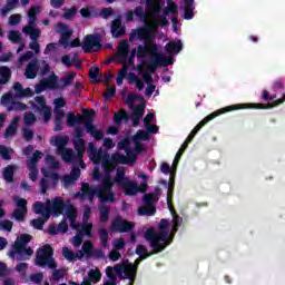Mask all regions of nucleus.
<instances>
[{"label": "nucleus", "instance_id": "obj_1", "mask_svg": "<svg viewBox=\"0 0 285 285\" xmlns=\"http://www.w3.org/2000/svg\"><path fill=\"white\" fill-rule=\"evenodd\" d=\"M95 196L101 204H115L117 198H115V191L112 190V180L110 178H104L102 184L95 188H91L88 183H82L81 191L76 193V197H80V199L88 197L89 202H92Z\"/></svg>", "mask_w": 285, "mask_h": 285}, {"label": "nucleus", "instance_id": "obj_2", "mask_svg": "<svg viewBox=\"0 0 285 285\" xmlns=\"http://www.w3.org/2000/svg\"><path fill=\"white\" fill-rule=\"evenodd\" d=\"M68 209V205L63 202L62 197H56L53 199H48L47 205L42 202H36L33 204V213L36 215H42L43 219L48 222L50 217H60Z\"/></svg>", "mask_w": 285, "mask_h": 285}, {"label": "nucleus", "instance_id": "obj_3", "mask_svg": "<svg viewBox=\"0 0 285 285\" xmlns=\"http://www.w3.org/2000/svg\"><path fill=\"white\" fill-rule=\"evenodd\" d=\"M92 121H95V109L83 110V116L81 118L75 116L73 112L67 115V126L71 127L75 126V124H83L86 132L94 137L96 141H101V139H104V131L97 129Z\"/></svg>", "mask_w": 285, "mask_h": 285}, {"label": "nucleus", "instance_id": "obj_4", "mask_svg": "<svg viewBox=\"0 0 285 285\" xmlns=\"http://www.w3.org/2000/svg\"><path fill=\"white\" fill-rule=\"evenodd\" d=\"M168 220L161 219L159 223V232H155V228H149L145 232V239H154L158 242L160 246L168 248L173 244V237H170V232L168 230Z\"/></svg>", "mask_w": 285, "mask_h": 285}, {"label": "nucleus", "instance_id": "obj_5", "mask_svg": "<svg viewBox=\"0 0 285 285\" xmlns=\"http://www.w3.org/2000/svg\"><path fill=\"white\" fill-rule=\"evenodd\" d=\"M111 184L112 186H115V184H117V186H121V188H124V194L128 197H132L139 193V186L135 180H130L126 177V170L124 169H117Z\"/></svg>", "mask_w": 285, "mask_h": 285}, {"label": "nucleus", "instance_id": "obj_6", "mask_svg": "<svg viewBox=\"0 0 285 285\" xmlns=\"http://www.w3.org/2000/svg\"><path fill=\"white\" fill-rule=\"evenodd\" d=\"M52 255H55V249H52V246L49 244H46L37 252L36 256V264L37 266H48V268H57V262H55V258H52Z\"/></svg>", "mask_w": 285, "mask_h": 285}, {"label": "nucleus", "instance_id": "obj_7", "mask_svg": "<svg viewBox=\"0 0 285 285\" xmlns=\"http://www.w3.org/2000/svg\"><path fill=\"white\" fill-rule=\"evenodd\" d=\"M146 242H149V246L153 248V250L148 252V248H146L142 244L137 245L135 253L136 255L140 256V259H148V257H153V255H157L166 250V246L161 245L159 242L154 239H146Z\"/></svg>", "mask_w": 285, "mask_h": 285}, {"label": "nucleus", "instance_id": "obj_8", "mask_svg": "<svg viewBox=\"0 0 285 285\" xmlns=\"http://www.w3.org/2000/svg\"><path fill=\"white\" fill-rule=\"evenodd\" d=\"M173 57H166L164 55H157L154 58H150V61L147 66L146 73L147 75H155L157 72V68H161V66H173Z\"/></svg>", "mask_w": 285, "mask_h": 285}, {"label": "nucleus", "instance_id": "obj_9", "mask_svg": "<svg viewBox=\"0 0 285 285\" xmlns=\"http://www.w3.org/2000/svg\"><path fill=\"white\" fill-rule=\"evenodd\" d=\"M233 110H237V106H227L225 108H222L217 111L209 114L207 117H205L195 126V128L190 131V134L194 136H197V132H199V130H202V128H204L206 124H208L209 121H213V119H215L216 117H219V115H224L226 112H233Z\"/></svg>", "mask_w": 285, "mask_h": 285}, {"label": "nucleus", "instance_id": "obj_10", "mask_svg": "<svg viewBox=\"0 0 285 285\" xmlns=\"http://www.w3.org/2000/svg\"><path fill=\"white\" fill-rule=\"evenodd\" d=\"M81 48L85 53L99 52L101 50V37L99 35H87L83 40Z\"/></svg>", "mask_w": 285, "mask_h": 285}, {"label": "nucleus", "instance_id": "obj_11", "mask_svg": "<svg viewBox=\"0 0 285 285\" xmlns=\"http://www.w3.org/2000/svg\"><path fill=\"white\" fill-rule=\"evenodd\" d=\"M144 41L145 46H149L154 48H159V46L157 45V42L155 41V35L154 33H140V31H138L137 29H132L131 32L129 33V41L130 43L135 42V41Z\"/></svg>", "mask_w": 285, "mask_h": 285}, {"label": "nucleus", "instance_id": "obj_12", "mask_svg": "<svg viewBox=\"0 0 285 285\" xmlns=\"http://www.w3.org/2000/svg\"><path fill=\"white\" fill-rule=\"evenodd\" d=\"M35 101L37 104H35L33 101H31V106L32 108H35V110H37L38 112H40V115L43 116V120L45 121H50V117H52V108H50L47 104H46V98L43 96H37L35 98Z\"/></svg>", "mask_w": 285, "mask_h": 285}, {"label": "nucleus", "instance_id": "obj_13", "mask_svg": "<svg viewBox=\"0 0 285 285\" xmlns=\"http://www.w3.org/2000/svg\"><path fill=\"white\" fill-rule=\"evenodd\" d=\"M135 228V224L121 217H116L111 223L110 230L112 233H130Z\"/></svg>", "mask_w": 285, "mask_h": 285}, {"label": "nucleus", "instance_id": "obj_14", "mask_svg": "<svg viewBox=\"0 0 285 285\" xmlns=\"http://www.w3.org/2000/svg\"><path fill=\"white\" fill-rule=\"evenodd\" d=\"M150 56V59H155L157 55H164L159 52V48H155L154 45L150 47L148 45H138L137 47V59H146Z\"/></svg>", "mask_w": 285, "mask_h": 285}, {"label": "nucleus", "instance_id": "obj_15", "mask_svg": "<svg viewBox=\"0 0 285 285\" xmlns=\"http://www.w3.org/2000/svg\"><path fill=\"white\" fill-rule=\"evenodd\" d=\"M277 99V95H269V101L268 104H257V102H250V104H240V105H232V106H236L237 110H243V109H254V110H271V108H277V105L274 107H269V108H259V107H254V106H271V104H275V101H279V99Z\"/></svg>", "mask_w": 285, "mask_h": 285}, {"label": "nucleus", "instance_id": "obj_16", "mask_svg": "<svg viewBox=\"0 0 285 285\" xmlns=\"http://www.w3.org/2000/svg\"><path fill=\"white\" fill-rule=\"evenodd\" d=\"M57 28L58 32L60 33V43L65 46V48H68L70 37H72V30H70V26L63 22H58Z\"/></svg>", "mask_w": 285, "mask_h": 285}, {"label": "nucleus", "instance_id": "obj_17", "mask_svg": "<svg viewBox=\"0 0 285 285\" xmlns=\"http://www.w3.org/2000/svg\"><path fill=\"white\" fill-rule=\"evenodd\" d=\"M135 17L142 21V23H148V14L144 11V7L138 6L132 10L126 12V21H135Z\"/></svg>", "mask_w": 285, "mask_h": 285}, {"label": "nucleus", "instance_id": "obj_18", "mask_svg": "<svg viewBox=\"0 0 285 285\" xmlns=\"http://www.w3.org/2000/svg\"><path fill=\"white\" fill-rule=\"evenodd\" d=\"M39 68H40L39 60H37V59L31 60L27 65L26 70H24L26 79H37Z\"/></svg>", "mask_w": 285, "mask_h": 285}, {"label": "nucleus", "instance_id": "obj_19", "mask_svg": "<svg viewBox=\"0 0 285 285\" xmlns=\"http://www.w3.org/2000/svg\"><path fill=\"white\" fill-rule=\"evenodd\" d=\"M111 35L115 39H119V37L126 35V27L121 24V19L117 18L111 21Z\"/></svg>", "mask_w": 285, "mask_h": 285}, {"label": "nucleus", "instance_id": "obj_20", "mask_svg": "<svg viewBox=\"0 0 285 285\" xmlns=\"http://www.w3.org/2000/svg\"><path fill=\"white\" fill-rule=\"evenodd\" d=\"M19 121H21V117L14 116L3 134L4 139H10V137H14V135H17V128H19Z\"/></svg>", "mask_w": 285, "mask_h": 285}, {"label": "nucleus", "instance_id": "obj_21", "mask_svg": "<svg viewBox=\"0 0 285 285\" xmlns=\"http://www.w3.org/2000/svg\"><path fill=\"white\" fill-rule=\"evenodd\" d=\"M128 55H130V43L128 40H122L118 43V57L121 61H128Z\"/></svg>", "mask_w": 285, "mask_h": 285}, {"label": "nucleus", "instance_id": "obj_22", "mask_svg": "<svg viewBox=\"0 0 285 285\" xmlns=\"http://www.w3.org/2000/svg\"><path fill=\"white\" fill-rule=\"evenodd\" d=\"M13 90L16 92V97L19 99H23V97H32V89H30V87L23 89L21 82H14Z\"/></svg>", "mask_w": 285, "mask_h": 285}, {"label": "nucleus", "instance_id": "obj_23", "mask_svg": "<svg viewBox=\"0 0 285 285\" xmlns=\"http://www.w3.org/2000/svg\"><path fill=\"white\" fill-rule=\"evenodd\" d=\"M167 206L173 217V233H177L181 226V217H179V214H177L173 204Z\"/></svg>", "mask_w": 285, "mask_h": 285}, {"label": "nucleus", "instance_id": "obj_24", "mask_svg": "<svg viewBox=\"0 0 285 285\" xmlns=\"http://www.w3.org/2000/svg\"><path fill=\"white\" fill-rule=\"evenodd\" d=\"M17 253V259L18 262H23L26 259H30L32 255H35V250L31 249V247L23 246L21 249H14Z\"/></svg>", "mask_w": 285, "mask_h": 285}, {"label": "nucleus", "instance_id": "obj_25", "mask_svg": "<svg viewBox=\"0 0 285 285\" xmlns=\"http://www.w3.org/2000/svg\"><path fill=\"white\" fill-rule=\"evenodd\" d=\"M30 242H32V236L30 234H21L17 238L13 248L14 250H21V248H23V246H26L27 244H30Z\"/></svg>", "mask_w": 285, "mask_h": 285}, {"label": "nucleus", "instance_id": "obj_26", "mask_svg": "<svg viewBox=\"0 0 285 285\" xmlns=\"http://www.w3.org/2000/svg\"><path fill=\"white\" fill-rule=\"evenodd\" d=\"M146 6L151 17H157V14L161 12V6L159 4V0H146Z\"/></svg>", "mask_w": 285, "mask_h": 285}, {"label": "nucleus", "instance_id": "obj_27", "mask_svg": "<svg viewBox=\"0 0 285 285\" xmlns=\"http://www.w3.org/2000/svg\"><path fill=\"white\" fill-rule=\"evenodd\" d=\"M165 50L169 55H179L180 50H184V45L181 43V40H178L177 42H168Z\"/></svg>", "mask_w": 285, "mask_h": 285}, {"label": "nucleus", "instance_id": "obj_28", "mask_svg": "<svg viewBox=\"0 0 285 285\" xmlns=\"http://www.w3.org/2000/svg\"><path fill=\"white\" fill-rule=\"evenodd\" d=\"M175 193V174H170L167 186V206L173 205V197Z\"/></svg>", "mask_w": 285, "mask_h": 285}, {"label": "nucleus", "instance_id": "obj_29", "mask_svg": "<svg viewBox=\"0 0 285 285\" xmlns=\"http://www.w3.org/2000/svg\"><path fill=\"white\" fill-rule=\"evenodd\" d=\"M136 30L140 31V35L144 36V33L147 35H155L159 31V24L157 22L145 24L142 27L137 28Z\"/></svg>", "mask_w": 285, "mask_h": 285}, {"label": "nucleus", "instance_id": "obj_30", "mask_svg": "<svg viewBox=\"0 0 285 285\" xmlns=\"http://www.w3.org/2000/svg\"><path fill=\"white\" fill-rule=\"evenodd\" d=\"M89 81L91 83H101L104 81V76L99 73V67L89 69Z\"/></svg>", "mask_w": 285, "mask_h": 285}, {"label": "nucleus", "instance_id": "obj_31", "mask_svg": "<svg viewBox=\"0 0 285 285\" xmlns=\"http://www.w3.org/2000/svg\"><path fill=\"white\" fill-rule=\"evenodd\" d=\"M94 246H92V242L90 240H86L82 244V250H80V256L78 257V259H81V257H83V255H86V257L88 259H90V257H94Z\"/></svg>", "mask_w": 285, "mask_h": 285}, {"label": "nucleus", "instance_id": "obj_32", "mask_svg": "<svg viewBox=\"0 0 285 285\" xmlns=\"http://www.w3.org/2000/svg\"><path fill=\"white\" fill-rule=\"evenodd\" d=\"M59 153L61 154V157L66 164H70V161H75L79 158L78 154H76L72 149L65 148Z\"/></svg>", "mask_w": 285, "mask_h": 285}, {"label": "nucleus", "instance_id": "obj_33", "mask_svg": "<svg viewBox=\"0 0 285 285\" xmlns=\"http://www.w3.org/2000/svg\"><path fill=\"white\" fill-rule=\"evenodd\" d=\"M22 32H24V35H29L32 41H37V39L41 37V31H39V29H36L35 26H30V24L27 27H23Z\"/></svg>", "mask_w": 285, "mask_h": 285}, {"label": "nucleus", "instance_id": "obj_34", "mask_svg": "<svg viewBox=\"0 0 285 285\" xmlns=\"http://www.w3.org/2000/svg\"><path fill=\"white\" fill-rule=\"evenodd\" d=\"M23 110H28V105L16 101L14 99L10 106L7 107V112H21Z\"/></svg>", "mask_w": 285, "mask_h": 285}, {"label": "nucleus", "instance_id": "obj_35", "mask_svg": "<svg viewBox=\"0 0 285 285\" xmlns=\"http://www.w3.org/2000/svg\"><path fill=\"white\" fill-rule=\"evenodd\" d=\"M89 148L91 160L94 161V164H99L101 161L104 151L101 149L98 150L97 147H95V145L92 144H89Z\"/></svg>", "mask_w": 285, "mask_h": 285}, {"label": "nucleus", "instance_id": "obj_36", "mask_svg": "<svg viewBox=\"0 0 285 285\" xmlns=\"http://www.w3.org/2000/svg\"><path fill=\"white\" fill-rule=\"evenodd\" d=\"M73 148L77 151L78 159H81L83 153H86V141L83 139H73Z\"/></svg>", "mask_w": 285, "mask_h": 285}, {"label": "nucleus", "instance_id": "obj_37", "mask_svg": "<svg viewBox=\"0 0 285 285\" xmlns=\"http://www.w3.org/2000/svg\"><path fill=\"white\" fill-rule=\"evenodd\" d=\"M3 179L4 181H8V184H12L14 181V165H8L3 169Z\"/></svg>", "mask_w": 285, "mask_h": 285}, {"label": "nucleus", "instance_id": "obj_38", "mask_svg": "<svg viewBox=\"0 0 285 285\" xmlns=\"http://www.w3.org/2000/svg\"><path fill=\"white\" fill-rule=\"evenodd\" d=\"M98 210L100 214V222L106 224L110 219V207L108 205L98 206Z\"/></svg>", "mask_w": 285, "mask_h": 285}, {"label": "nucleus", "instance_id": "obj_39", "mask_svg": "<svg viewBox=\"0 0 285 285\" xmlns=\"http://www.w3.org/2000/svg\"><path fill=\"white\" fill-rule=\"evenodd\" d=\"M155 213H157L155 205L142 206L138 209V215L140 216L153 217Z\"/></svg>", "mask_w": 285, "mask_h": 285}, {"label": "nucleus", "instance_id": "obj_40", "mask_svg": "<svg viewBox=\"0 0 285 285\" xmlns=\"http://www.w3.org/2000/svg\"><path fill=\"white\" fill-rule=\"evenodd\" d=\"M12 78V71L8 67H2V71L0 72V85L6 86L8 81Z\"/></svg>", "mask_w": 285, "mask_h": 285}, {"label": "nucleus", "instance_id": "obj_41", "mask_svg": "<svg viewBox=\"0 0 285 285\" xmlns=\"http://www.w3.org/2000/svg\"><path fill=\"white\" fill-rule=\"evenodd\" d=\"M88 281L92 284H99L101 282V271L99 268L90 269L88 272Z\"/></svg>", "mask_w": 285, "mask_h": 285}, {"label": "nucleus", "instance_id": "obj_42", "mask_svg": "<svg viewBox=\"0 0 285 285\" xmlns=\"http://www.w3.org/2000/svg\"><path fill=\"white\" fill-rule=\"evenodd\" d=\"M40 8L39 7H31L28 11V23L29 26H37V14H39Z\"/></svg>", "mask_w": 285, "mask_h": 285}, {"label": "nucleus", "instance_id": "obj_43", "mask_svg": "<svg viewBox=\"0 0 285 285\" xmlns=\"http://www.w3.org/2000/svg\"><path fill=\"white\" fill-rule=\"evenodd\" d=\"M128 121V112L126 109H120L116 114H114V122L119 126L121 125V121Z\"/></svg>", "mask_w": 285, "mask_h": 285}, {"label": "nucleus", "instance_id": "obj_44", "mask_svg": "<svg viewBox=\"0 0 285 285\" xmlns=\"http://www.w3.org/2000/svg\"><path fill=\"white\" fill-rule=\"evenodd\" d=\"M78 235L92 237V223L83 224L80 228L78 227Z\"/></svg>", "mask_w": 285, "mask_h": 285}, {"label": "nucleus", "instance_id": "obj_45", "mask_svg": "<svg viewBox=\"0 0 285 285\" xmlns=\"http://www.w3.org/2000/svg\"><path fill=\"white\" fill-rule=\"evenodd\" d=\"M55 146L58 148V153L66 149V144H68V137L55 136L53 137Z\"/></svg>", "mask_w": 285, "mask_h": 285}, {"label": "nucleus", "instance_id": "obj_46", "mask_svg": "<svg viewBox=\"0 0 285 285\" xmlns=\"http://www.w3.org/2000/svg\"><path fill=\"white\" fill-rule=\"evenodd\" d=\"M150 139V134L148 131L139 129L136 135L132 136V141H148Z\"/></svg>", "mask_w": 285, "mask_h": 285}, {"label": "nucleus", "instance_id": "obj_47", "mask_svg": "<svg viewBox=\"0 0 285 285\" xmlns=\"http://www.w3.org/2000/svg\"><path fill=\"white\" fill-rule=\"evenodd\" d=\"M98 235L100 237V244L102 246V248H108V239L110 238V236L108 235V229L106 228H100L98 232Z\"/></svg>", "mask_w": 285, "mask_h": 285}, {"label": "nucleus", "instance_id": "obj_48", "mask_svg": "<svg viewBox=\"0 0 285 285\" xmlns=\"http://www.w3.org/2000/svg\"><path fill=\"white\" fill-rule=\"evenodd\" d=\"M43 81H45V86L49 90H55V89L59 88V82H58L57 76H51V77H49L48 79H46Z\"/></svg>", "mask_w": 285, "mask_h": 285}, {"label": "nucleus", "instance_id": "obj_49", "mask_svg": "<svg viewBox=\"0 0 285 285\" xmlns=\"http://www.w3.org/2000/svg\"><path fill=\"white\" fill-rule=\"evenodd\" d=\"M157 202H159V197H157V194L150 193V194L144 195V203L147 206H155V204H157Z\"/></svg>", "mask_w": 285, "mask_h": 285}, {"label": "nucleus", "instance_id": "obj_50", "mask_svg": "<svg viewBox=\"0 0 285 285\" xmlns=\"http://www.w3.org/2000/svg\"><path fill=\"white\" fill-rule=\"evenodd\" d=\"M111 164H115L116 166L118 164H128V158L124 154L116 153L111 156Z\"/></svg>", "mask_w": 285, "mask_h": 285}, {"label": "nucleus", "instance_id": "obj_51", "mask_svg": "<svg viewBox=\"0 0 285 285\" xmlns=\"http://www.w3.org/2000/svg\"><path fill=\"white\" fill-rule=\"evenodd\" d=\"M63 19L67 21H70V19L75 18L77 12H79V9L77 7H71L70 9L65 8Z\"/></svg>", "mask_w": 285, "mask_h": 285}, {"label": "nucleus", "instance_id": "obj_52", "mask_svg": "<svg viewBox=\"0 0 285 285\" xmlns=\"http://www.w3.org/2000/svg\"><path fill=\"white\" fill-rule=\"evenodd\" d=\"M13 99H14V96H12V92L9 91L2 95L0 99V104L1 106H6L8 108V106L12 104Z\"/></svg>", "mask_w": 285, "mask_h": 285}, {"label": "nucleus", "instance_id": "obj_53", "mask_svg": "<svg viewBox=\"0 0 285 285\" xmlns=\"http://www.w3.org/2000/svg\"><path fill=\"white\" fill-rule=\"evenodd\" d=\"M8 39L12 43H21V32L17 31V30L9 31Z\"/></svg>", "mask_w": 285, "mask_h": 285}, {"label": "nucleus", "instance_id": "obj_54", "mask_svg": "<svg viewBox=\"0 0 285 285\" xmlns=\"http://www.w3.org/2000/svg\"><path fill=\"white\" fill-rule=\"evenodd\" d=\"M137 156L138 154L131 148V149H127L126 151V158H127V164L129 166H132V164H135V161H137Z\"/></svg>", "mask_w": 285, "mask_h": 285}, {"label": "nucleus", "instance_id": "obj_55", "mask_svg": "<svg viewBox=\"0 0 285 285\" xmlns=\"http://www.w3.org/2000/svg\"><path fill=\"white\" fill-rule=\"evenodd\" d=\"M128 75V67L124 66L122 69L119 70L118 76L116 78L117 86H121L124 83V79Z\"/></svg>", "mask_w": 285, "mask_h": 285}, {"label": "nucleus", "instance_id": "obj_56", "mask_svg": "<svg viewBox=\"0 0 285 285\" xmlns=\"http://www.w3.org/2000/svg\"><path fill=\"white\" fill-rule=\"evenodd\" d=\"M43 157V153L36 150L32 157L27 161L28 166H37V161Z\"/></svg>", "mask_w": 285, "mask_h": 285}, {"label": "nucleus", "instance_id": "obj_57", "mask_svg": "<svg viewBox=\"0 0 285 285\" xmlns=\"http://www.w3.org/2000/svg\"><path fill=\"white\" fill-rule=\"evenodd\" d=\"M62 257H65V259H68V262H75V259H77L75 252H72L68 247L62 248Z\"/></svg>", "mask_w": 285, "mask_h": 285}, {"label": "nucleus", "instance_id": "obj_58", "mask_svg": "<svg viewBox=\"0 0 285 285\" xmlns=\"http://www.w3.org/2000/svg\"><path fill=\"white\" fill-rule=\"evenodd\" d=\"M28 213V210L26 209H19V208H16L13 210V217L14 219H17V222H23L26 219V214Z\"/></svg>", "mask_w": 285, "mask_h": 285}, {"label": "nucleus", "instance_id": "obj_59", "mask_svg": "<svg viewBox=\"0 0 285 285\" xmlns=\"http://www.w3.org/2000/svg\"><path fill=\"white\" fill-rule=\"evenodd\" d=\"M130 146H131L130 138H124L118 142V149L125 150V153L131 149Z\"/></svg>", "mask_w": 285, "mask_h": 285}, {"label": "nucleus", "instance_id": "obj_60", "mask_svg": "<svg viewBox=\"0 0 285 285\" xmlns=\"http://www.w3.org/2000/svg\"><path fill=\"white\" fill-rule=\"evenodd\" d=\"M29 168V179H31V181H37V179L39 178V169L37 168V166H32V165H28Z\"/></svg>", "mask_w": 285, "mask_h": 285}, {"label": "nucleus", "instance_id": "obj_61", "mask_svg": "<svg viewBox=\"0 0 285 285\" xmlns=\"http://www.w3.org/2000/svg\"><path fill=\"white\" fill-rule=\"evenodd\" d=\"M23 121H24L26 126H32V124H35V121H37V116H35L32 114V111H28L23 116Z\"/></svg>", "mask_w": 285, "mask_h": 285}, {"label": "nucleus", "instance_id": "obj_62", "mask_svg": "<svg viewBox=\"0 0 285 285\" xmlns=\"http://www.w3.org/2000/svg\"><path fill=\"white\" fill-rule=\"evenodd\" d=\"M0 156L6 161H10V159H12V156H10V150L4 145H0Z\"/></svg>", "mask_w": 285, "mask_h": 285}, {"label": "nucleus", "instance_id": "obj_63", "mask_svg": "<svg viewBox=\"0 0 285 285\" xmlns=\"http://www.w3.org/2000/svg\"><path fill=\"white\" fill-rule=\"evenodd\" d=\"M43 224H46V219L42 218H35L31 220V226L37 230H43Z\"/></svg>", "mask_w": 285, "mask_h": 285}, {"label": "nucleus", "instance_id": "obj_64", "mask_svg": "<svg viewBox=\"0 0 285 285\" xmlns=\"http://www.w3.org/2000/svg\"><path fill=\"white\" fill-rule=\"evenodd\" d=\"M115 14V9L114 8H104L100 11V17L101 19H110Z\"/></svg>", "mask_w": 285, "mask_h": 285}]
</instances>
